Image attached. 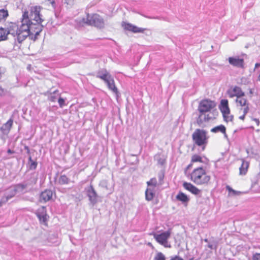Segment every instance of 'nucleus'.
Masks as SVG:
<instances>
[{"label":"nucleus","mask_w":260,"mask_h":260,"mask_svg":"<svg viewBox=\"0 0 260 260\" xmlns=\"http://www.w3.org/2000/svg\"><path fill=\"white\" fill-rule=\"evenodd\" d=\"M121 26L124 29L129 31H132L134 33H143L146 29L145 28L138 27L137 26L134 25L131 23L126 22H122L121 23Z\"/></svg>","instance_id":"nucleus-13"},{"label":"nucleus","mask_w":260,"mask_h":260,"mask_svg":"<svg viewBox=\"0 0 260 260\" xmlns=\"http://www.w3.org/2000/svg\"><path fill=\"white\" fill-rule=\"evenodd\" d=\"M13 120L10 118L1 127V131L4 133H9L13 126Z\"/></svg>","instance_id":"nucleus-21"},{"label":"nucleus","mask_w":260,"mask_h":260,"mask_svg":"<svg viewBox=\"0 0 260 260\" xmlns=\"http://www.w3.org/2000/svg\"><path fill=\"white\" fill-rule=\"evenodd\" d=\"M0 90H1L2 92L4 91V89H2L1 87H0Z\"/></svg>","instance_id":"nucleus-41"},{"label":"nucleus","mask_w":260,"mask_h":260,"mask_svg":"<svg viewBox=\"0 0 260 260\" xmlns=\"http://www.w3.org/2000/svg\"><path fill=\"white\" fill-rule=\"evenodd\" d=\"M29 160L30 161H31L30 168L35 169L37 166V162L36 161H32L31 157H29Z\"/></svg>","instance_id":"nucleus-35"},{"label":"nucleus","mask_w":260,"mask_h":260,"mask_svg":"<svg viewBox=\"0 0 260 260\" xmlns=\"http://www.w3.org/2000/svg\"><path fill=\"white\" fill-rule=\"evenodd\" d=\"M249 167V163L246 161H242V164L239 168V174L241 175H244L246 174Z\"/></svg>","instance_id":"nucleus-23"},{"label":"nucleus","mask_w":260,"mask_h":260,"mask_svg":"<svg viewBox=\"0 0 260 260\" xmlns=\"http://www.w3.org/2000/svg\"><path fill=\"white\" fill-rule=\"evenodd\" d=\"M226 189L229 192V196H239L242 194V192L240 191H237L233 189L229 185H226Z\"/></svg>","instance_id":"nucleus-27"},{"label":"nucleus","mask_w":260,"mask_h":260,"mask_svg":"<svg viewBox=\"0 0 260 260\" xmlns=\"http://www.w3.org/2000/svg\"><path fill=\"white\" fill-rule=\"evenodd\" d=\"M227 94L230 98H238L241 95H245L242 88L238 86H232L227 90Z\"/></svg>","instance_id":"nucleus-12"},{"label":"nucleus","mask_w":260,"mask_h":260,"mask_svg":"<svg viewBox=\"0 0 260 260\" xmlns=\"http://www.w3.org/2000/svg\"><path fill=\"white\" fill-rule=\"evenodd\" d=\"M87 192L88 197L89 198V200L91 202H96L98 196H97L95 190H94V189L92 185H90L88 187V188L87 190Z\"/></svg>","instance_id":"nucleus-20"},{"label":"nucleus","mask_w":260,"mask_h":260,"mask_svg":"<svg viewBox=\"0 0 260 260\" xmlns=\"http://www.w3.org/2000/svg\"><path fill=\"white\" fill-rule=\"evenodd\" d=\"M57 101H58V103L59 105V107L60 108H62L63 106L66 105V104L65 103V100L63 98H62V97H61L60 96L58 98Z\"/></svg>","instance_id":"nucleus-34"},{"label":"nucleus","mask_w":260,"mask_h":260,"mask_svg":"<svg viewBox=\"0 0 260 260\" xmlns=\"http://www.w3.org/2000/svg\"><path fill=\"white\" fill-rule=\"evenodd\" d=\"M29 18L28 12L23 13L21 19V24L18 25L15 23H11V28L14 31V35L17 36V40L19 43H21L30 35L29 34Z\"/></svg>","instance_id":"nucleus-3"},{"label":"nucleus","mask_w":260,"mask_h":260,"mask_svg":"<svg viewBox=\"0 0 260 260\" xmlns=\"http://www.w3.org/2000/svg\"><path fill=\"white\" fill-rule=\"evenodd\" d=\"M176 199L183 203H187L189 200V198L186 194L182 192H179L176 197Z\"/></svg>","instance_id":"nucleus-22"},{"label":"nucleus","mask_w":260,"mask_h":260,"mask_svg":"<svg viewBox=\"0 0 260 260\" xmlns=\"http://www.w3.org/2000/svg\"><path fill=\"white\" fill-rule=\"evenodd\" d=\"M148 186H152L155 187L157 185V180L155 178H151L149 181L147 182Z\"/></svg>","instance_id":"nucleus-32"},{"label":"nucleus","mask_w":260,"mask_h":260,"mask_svg":"<svg viewBox=\"0 0 260 260\" xmlns=\"http://www.w3.org/2000/svg\"><path fill=\"white\" fill-rule=\"evenodd\" d=\"M219 109L222 113L223 118L226 122L232 121L233 116L231 114V110L227 99H222L219 105Z\"/></svg>","instance_id":"nucleus-7"},{"label":"nucleus","mask_w":260,"mask_h":260,"mask_svg":"<svg viewBox=\"0 0 260 260\" xmlns=\"http://www.w3.org/2000/svg\"><path fill=\"white\" fill-rule=\"evenodd\" d=\"M170 260H183V259L180 256H175L172 257Z\"/></svg>","instance_id":"nucleus-37"},{"label":"nucleus","mask_w":260,"mask_h":260,"mask_svg":"<svg viewBox=\"0 0 260 260\" xmlns=\"http://www.w3.org/2000/svg\"><path fill=\"white\" fill-rule=\"evenodd\" d=\"M96 77L97 78L103 80L107 85L113 80L111 75L106 70L99 71Z\"/></svg>","instance_id":"nucleus-15"},{"label":"nucleus","mask_w":260,"mask_h":260,"mask_svg":"<svg viewBox=\"0 0 260 260\" xmlns=\"http://www.w3.org/2000/svg\"><path fill=\"white\" fill-rule=\"evenodd\" d=\"M52 191L50 190L46 189L41 193L40 200L41 202H46L52 199Z\"/></svg>","instance_id":"nucleus-19"},{"label":"nucleus","mask_w":260,"mask_h":260,"mask_svg":"<svg viewBox=\"0 0 260 260\" xmlns=\"http://www.w3.org/2000/svg\"><path fill=\"white\" fill-rule=\"evenodd\" d=\"M216 107V103L214 101L207 99L201 100L198 108L200 113L197 119L198 124L201 125L204 122L215 119L218 114Z\"/></svg>","instance_id":"nucleus-1"},{"label":"nucleus","mask_w":260,"mask_h":260,"mask_svg":"<svg viewBox=\"0 0 260 260\" xmlns=\"http://www.w3.org/2000/svg\"><path fill=\"white\" fill-rule=\"evenodd\" d=\"M7 152H8V153H9V154H12V153H14V152L10 149L8 150Z\"/></svg>","instance_id":"nucleus-39"},{"label":"nucleus","mask_w":260,"mask_h":260,"mask_svg":"<svg viewBox=\"0 0 260 260\" xmlns=\"http://www.w3.org/2000/svg\"><path fill=\"white\" fill-rule=\"evenodd\" d=\"M171 234V230L162 232L160 234H157L155 233L150 234L152 235L157 242L166 248H170L171 245L168 243V239L170 237Z\"/></svg>","instance_id":"nucleus-8"},{"label":"nucleus","mask_w":260,"mask_h":260,"mask_svg":"<svg viewBox=\"0 0 260 260\" xmlns=\"http://www.w3.org/2000/svg\"><path fill=\"white\" fill-rule=\"evenodd\" d=\"M194 143L198 146H202L204 150L208 143V136L207 132L202 129H196L192 135Z\"/></svg>","instance_id":"nucleus-5"},{"label":"nucleus","mask_w":260,"mask_h":260,"mask_svg":"<svg viewBox=\"0 0 260 260\" xmlns=\"http://www.w3.org/2000/svg\"><path fill=\"white\" fill-rule=\"evenodd\" d=\"M211 131L213 133L221 132L223 134L224 136H226V128L223 125H220L215 126L211 129Z\"/></svg>","instance_id":"nucleus-25"},{"label":"nucleus","mask_w":260,"mask_h":260,"mask_svg":"<svg viewBox=\"0 0 260 260\" xmlns=\"http://www.w3.org/2000/svg\"><path fill=\"white\" fill-rule=\"evenodd\" d=\"M183 187L184 189L195 195H198L201 192V189L190 182H184Z\"/></svg>","instance_id":"nucleus-16"},{"label":"nucleus","mask_w":260,"mask_h":260,"mask_svg":"<svg viewBox=\"0 0 260 260\" xmlns=\"http://www.w3.org/2000/svg\"><path fill=\"white\" fill-rule=\"evenodd\" d=\"M60 95V94L59 93V91L55 90L53 92L50 93L48 100L51 102L55 103L57 100H58Z\"/></svg>","instance_id":"nucleus-24"},{"label":"nucleus","mask_w":260,"mask_h":260,"mask_svg":"<svg viewBox=\"0 0 260 260\" xmlns=\"http://www.w3.org/2000/svg\"><path fill=\"white\" fill-rule=\"evenodd\" d=\"M252 260H260V253H255L252 256Z\"/></svg>","instance_id":"nucleus-36"},{"label":"nucleus","mask_w":260,"mask_h":260,"mask_svg":"<svg viewBox=\"0 0 260 260\" xmlns=\"http://www.w3.org/2000/svg\"><path fill=\"white\" fill-rule=\"evenodd\" d=\"M36 215L39 220L40 224L45 226H48L49 216L47 214L46 209L45 207L42 206L39 208L37 210Z\"/></svg>","instance_id":"nucleus-10"},{"label":"nucleus","mask_w":260,"mask_h":260,"mask_svg":"<svg viewBox=\"0 0 260 260\" xmlns=\"http://www.w3.org/2000/svg\"><path fill=\"white\" fill-rule=\"evenodd\" d=\"M185 174L192 182L198 186H206L211 182V176L203 167H196L190 172L188 171Z\"/></svg>","instance_id":"nucleus-2"},{"label":"nucleus","mask_w":260,"mask_h":260,"mask_svg":"<svg viewBox=\"0 0 260 260\" xmlns=\"http://www.w3.org/2000/svg\"><path fill=\"white\" fill-rule=\"evenodd\" d=\"M107 85L110 90L112 91L116 94H118V89L116 87L114 79L112 80L111 82H110V83H109V84H108Z\"/></svg>","instance_id":"nucleus-29"},{"label":"nucleus","mask_w":260,"mask_h":260,"mask_svg":"<svg viewBox=\"0 0 260 260\" xmlns=\"http://www.w3.org/2000/svg\"><path fill=\"white\" fill-rule=\"evenodd\" d=\"M43 26L42 23L30 22H29V38L33 41L37 39L38 36L43 29Z\"/></svg>","instance_id":"nucleus-9"},{"label":"nucleus","mask_w":260,"mask_h":260,"mask_svg":"<svg viewBox=\"0 0 260 260\" xmlns=\"http://www.w3.org/2000/svg\"><path fill=\"white\" fill-rule=\"evenodd\" d=\"M10 34L14 35V31H13L12 28H11V25L8 30L0 27V41L6 40L8 39V35Z\"/></svg>","instance_id":"nucleus-18"},{"label":"nucleus","mask_w":260,"mask_h":260,"mask_svg":"<svg viewBox=\"0 0 260 260\" xmlns=\"http://www.w3.org/2000/svg\"><path fill=\"white\" fill-rule=\"evenodd\" d=\"M154 260H166V257L162 253L159 252L156 255Z\"/></svg>","instance_id":"nucleus-33"},{"label":"nucleus","mask_w":260,"mask_h":260,"mask_svg":"<svg viewBox=\"0 0 260 260\" xmlns=\"http://www.w3.org/2000/svg\"><path fill=\"white\" fill-rule=\"evenodd\" d=\"M260 66V64L257 63H256V64H255V67H258V66Z\"/></svg>","instance_id":"nucleus-40"},{"label":"nucleus","mask_w":260,"mask_h":260,"mask_svg":"<svg viewBox=\"0 0 260 260\" xmlns=\"http://www.w3.org/2000/svg\"><path fill=\"white\" fill-rule=\"evenodd\" d=\"M14 196V194L11 195L5 196L2 198L0 200V206H2L4 204H6L10 199Z\"/></svg>","instance_id":"nucleus-31"},{"label":"nucleus","mask_w":260,"mask_h":260,"mask_svg":"<svg viewBox=\"0 0 260 260\" xmlns=\"http://www.w3.org/2000/svg\"><path fill=\"white\" fill-rule=\"evenodd\" d=\"M83 21L88 25L99 28H103L105 25L103 18L96 13L87 14L86 18L83 19Z\"/></svg>","instance_id":"nucleus-6"},{"label":"nucleus","mask_w":260,"mask_h":260,"mask_svg":"<svg viewBox=\"0 0 260 260\" xmlns=\"http://www.w3.org/2000/svg\"><path fill=\"white\" fill-rule=\"evenodd\" d=\"M197 162L203 163V158L199 154H193L191 157L190 163L188 164L184 169V173L187 174V172L190 168H192L193 164Z\"/></svg>","instance_id":"nucleus-17"},{"label":"nucleus","mask_w":260,"mask_h":260,"mask_svg":"<svg viewBox=\"0 0 260 260\" xmlns=\"http://www.w3.org/2000/svg\"><path fill=\"white\" fill-rule=\"evenodd\" d=\"M69 179L65 175H61L58 179V183L61 185L67 184L69 183Z\"/></svg>","instance_id":"nucleus-30"},{"label":"nucleus","mask_w":260,"mask_h":260,"mask_svg":"<svg viewBox=\"0 0 260 260\" xmlns=\"http://www.w3.org/2000/svg\"><path fill=\"white\" fill-rule=\"evenodd\" d=\"M8 16L9 13L7 9H0V22L5 21Z\"/></svg>","instance_id":"nucleus-28"},{"label":"nucleus","mask_w":260,"mask_h":260,"mask_svg":"<svg viewBox=\"0 0 260 260\" xmlns=\"http://www.w3.org/2000/svg\"><path fill=\"white\" fill-rule=\"evenodd\" d=\"M30 22L42 23L43 19L40 15V7L37 6L32 7L30 9L29 15Z\"/></svg>","instance_id":"nucleus-11"},{"label":"nucleus","mask_w":260,"mask_h":260,"mask_svg":"<svg viewBox=\"0 0 260 260\" xmlns=\"http://www.w3.org/2000/svg\"><path fill=\"white\" fill-rule=\"evenodd\" d=\"M252 120H253V121H254V122L255 123L256 125L257 126H258L259 124V120L258 119H257V118H252Z\"/></svg>","instance_id":"nucleus-38"},{"label":"nucleus","mask_w":260,"mask_h":260,"mask_svg":"<svg viewBox=\"0 0 260 260\" xmlns=\"http://www.w3.org/2000/svg\"><path fill=\"white\" fill-rule=\"evenodd\" d=\"M235 103L237 107H238V118L242 121H244L246 115L249 111V103L245 95H241L236 98Z\"/></svg>","instance_id":"nucleus-4"},{"label":"nucleus","mask_w":260,"mask_h":260,"mask_svg":"<svg viewBox=\"0 0 260 260\" xmlns=\"http://www.w3.org/2000/svg\"><path fill=\"white\" fill-rule=\"evenodd\" d=\"M154 193L151 188H147L145 191V198L147 201H150L153 200L154 197Z\"/></svg>","instance_id":"nucleus-26"},{"label":"nucleus","mask_w":260,"mask_h":260,"mask_svg":"<svg viewBox=\"0 0 260 260\" xmlns=\"http://www.w3.org/2000/svg\"><path fill=\"white\" fill-rule=\"evenodd\" d=\"M228 61L229 63L234 67L242 69L244 68V60L239 56L230 57Z\"/></svg>","instance_id":"nucleus-14"}]
</instances>
